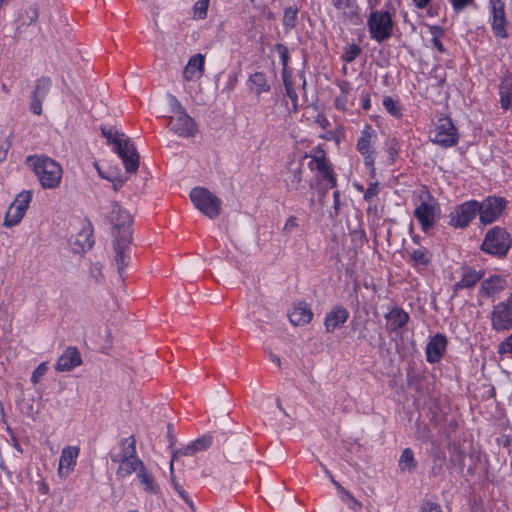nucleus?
Instances as JSON below:
<instances>
[{"label": "nucleus", "mask_w": 512, "mask_h": 512, "mask_svg": "<svg viewBox=\"0 0 512 512\" xmlns=\"http://www.w3.org/2000/svg\"><path fill=\"white\" fill-rule=\"evenodd\" d=\"M26 163L33 170L44 189H54L60 185L63 169L54 159L35 155L27 157Z\"/></svg>", "instance_id": "nucleus-1"}, {"label": "nucleus", "mask_w": 512, "mask_h": 512, "mask_svg": "<svg viewBox=\"0 0 512 512\" xmlns=\"http://www.w3.org/2000/svg\"><path fill=\"white\" fill-rule=\"evenodd\" d=\"M112 462L118 464L116 475L126 478L132 473H137L145 465L136 453V440L134 436L123 439L120 442V451L111 455Z\"/></svg>", "instance_id": "nucleus-2"}, {"label": "nucleus", "mask_w": 512, "mask_h": 512, "mask_svg": "<svg viewBox=\"0 0 512 512\" xmlns=\"http://www.w3.org/2000/svg\"><path fill=\"white\" fill-rule=\"evenodd\" d=\"M103 136L113 143L115 150L122 159L126 173L134 174L139 167V155L133 143L123 133H114L111 129L102 128Z\"/></svg>", "instance_id": "nucleus-3"}, {"label": "nucleus", "mask_w": 512, "mask_h": 512, "mask_svg": "<svg viewBox=\"0 0 512 512\" xmlns=\"http://www.w3.org/2000/svg\"><path fill=\"white\" fill-rule=\"evenodd\" d=\"M190 198L195 207L210 219H215L221 212V200L203 187L193 188Z\"/></svg>", "instance_id": "nucleus-4"}, {"label": "nucleus", "mask_w": 512, "mask_h": 512, "mask_svg": "<svg viewBox=\"0 0 512 512\" xmlns=\"http://www.w3.org/2000/svg\"><path fill=\"white\" fill-rule=\"evenodd\" d=\"M511 246L510 235L500 227L489 230L481 245V250L487 254L503 257Z\"/></svg>", "instance_id": "nucleus-5"}, {"label": "nucleus", "mask_w": 512, "mask_h": 512, "mask_svg": "<svg viewBox=\"0 0 512 512\" xmlns=\"http://www.w3.org/2000/svg\"><path fill=\"white\" fill-rule=\"evenodd\" d=\"M367 25L370 36L377 42H383L393 33V22L387 11H374L369 15Z\"/></svg>", "instance_id": "nucleus-6"}, {"label": "nucleus", "mask_w": 512, "mask_h": 512, "mask_svg": "<svg viewBox=\"0 0 512 512\" xmlns=\"http://www.w3.org/2000/svg\"><path fill=\"white\" fill-rule=\"evenodd\" d=\"M32 194L30 191L19 193L6 212L4 226L13 227L17 225L25 215V212L31 202Z\"/></svg>", "instance_id": "nucleus-7"}, {"label": "nucleus", "mask_w": 512, "mask_h": 512, "mask_svg": "<svg viewBox=\"0 0 512 512\" xmlns=\"http://www.w3.org/2000/svg\"><path fill=\"white\" fill-rule=\"evenodd\" d=\"M479 209V202L475 200L462 203L450 213V225L465 228L479 214Z\"/></svg>", "instance_id": "nucleus-8"}, {"label": "nucleus", "mask_w": 512, "mask_h": 512, "mask_svg": "<svg viewBox=\"0 0 512 512\" xmlns=\"http://www.w3.org/2000/svg\"><path fill=\"white\" fill-rule=\"evenodd\" d=\"M431 139L443 147H450L457 143L458 135L450 118L438 120Z\"/></svg>", "instance_id": "nucleus-9"}, {"label": "nucleus", "mask_w": 512, "mask_h": 512, "mask_svg": "<svg viewBox=\"0 0 512 512\" xmlns=\"http://www.w3.org/2000/svg\"><path fill=\"white\" fill-rule=\"evenodd\" d=\"M110 221L114 228V239L122 238L127 233V238H132V218L130 214L117 204L112 205Z\"/></svg>", "instance_id": "nucleus-10"}, {"label": "nucleus", "mask_w": 512, "mask_h": 512, "mask_svg": "<svg viewBox=\"0 0 512 512\" xmlns=\"http://www.w3.org/2000/svg\"><path fill=\"white\" fill-rule=\"evenodd\" d=\"M479 207V219L481 223L487 225L500 217L506 207V201L501 197H489L479 203Z\"/></svg>", "instance_id": "nucleus-11"}, {"label": "nucleus", "mask_w": 512, "mask_h": 512, "mask_svg": "<svg viewBox=\"0 0 512 512\" xmlns=\"http://www.w3.org/2000/svg\"><path fill=\"white\" fill-rule=\"evenodd\" d=\"M169 126L174 133L184 138L194 137L197 132V126L186 110L172 114L169 117Z\"/></svg>", "instance_id": "nucleus-12"}, {"label": "nucleus", "mask_w": 512, "mask_h": 512, "mask_svg": "<svg viewBox=\"0 0 512 512\" xmlns=\"http://www.w3.org/2000/svg\"><path fill=\"white\" fill-rule=\"evenodd\" d=\"M491 325L496 331L512 328V303L507 300L494 306L491 313Z\"/></svg>", "instance_id": "nucleus-13"}, {"label": "nucleus", "mask_w": 512, "mask_h": 512, "mask_svg": "<svg viewBox=\"0 0 512 512\" xmlns=\"http://www.w3.org/2000/svg\"><path fill=\"white\" fill-rule=\"evenodd\" d=\"M439 207L436 203L422 202L414 210V217L420 223L423 231L432 228L438 218Z\"/></svg>", "instance_id": "nucleus-14"}, {"label": "nucleus", "mask_w": 512, "mask_h": 512, "mask_svg": "<svg viewBox=\"0 0 512 512\" xmlns=\"http://www.w3.org/2000/svg\"><path fill=\"white\" fill-rule=\"evenodd\" d=\"M212 444L211 436L200 437L191 443L187 444L181 449L172 450L170 471H173L174 462L178 460L180 456H193L194 454L207 450Z\"/></svg>", "instance_id": "nucleus-15"}, {"label": "nucleus", "mask_w": 512, "mask_h": 512, "mask_svg": "<svg viewBox=\"0 0 512 512\" xmlns=\"http://www.w3.org/2000/svg\"><path fill=\"white\" fill-rule=\"evenodd\" d=\"M80 448L78 446H65L59 458L58 475L67 478L75 469Z\"/></svg>", "instance_id": "nucleus-16"}, {"label": "nucleus", "mask_w": 512, "mask_h": 512, "mask_svg": "<svg viewBox=\"0 0 512 512\" xmlns=\"http://www.w3.org/2000/svg\"><path fill=\"white\" fill-rule=\"evenodd\" d=\"M375 139V131L370 126H366L357 142V149L363 155L365 164L369 167H372L374 163V150L372 145Z\"/></svg>", "instance_id": "nucleus-17"}, {"label": "nucleus", "mask_w": 512, "mask_h": 512, "mask_svg": "<svg viewBox=\"0 0 512 512\" xmlns=\"http://www.w3.org/2000/svg\"><path fill=\"white\" fill-rule=\"evenodd\" d=\"M492 9V29L497 37L506 38V17H505V3L502 0H491Z\"/></svg>", "instance_id": "nucleus-18"}, {"label": "nucleus", "mask_w": 512, "mask_h": 512, "mask_svg": "<svg viewBox=\"0 0 512 512\" xmlns=\"http://www.w3.org/2000/svg\"><path fill=\"white\" fill-rule=\"evenodd\" d=\"M309 168L319 172L322 178L329 182L331 188L336 186L337 181L333 174L332 167L324 154L312 156L309 162Z\"/></svg>", "instance_id": "nucleus-19"}, {"label": "nucleus", "mask_w": 512, "mask_h": 512, "mask_svg": "<svg viewBox=\"0 0 512 512\" xmlns=\"http://www.w3.org/2000/svg\"><path fill=\"white\" fill-rule=\"evenodd\" d=\"M447 347V338L443 334L433 336L426 346V357L430 363L438 362L444 355Z\"/></svg>", "instance_id": "nucleus-20"}, {"label": "nucleus", "mask_w": 512, "mask_h": 512, "mask_svg": "<svg viewBox=\"0 0 512 512\" xmlns=\"http://www.w3.org/2000/svg\"><path fill=\"white\" fill-rule=\"evenodd\" d=\"M204 55L198 53L190 57L183 69V78L186 81H197L204 73Z\"/></svg>", "instance_id": "nucleus-21"}, {"label": "nucleus", "mask_w": 512, "mask_h": 512, "mask_svg": "<svg viewBox=\"0 0 512 512\" xmlns=\"http://www.w3.org/2000/svg\"><path fill=\"white\" fill-rule=\"evenodd\" d=\"M349 317V312L342 306H335L326 315L324 325L327 332L341 328Z\"/></svg>", "instance_id": "nucleus-22"}, {"label": "nucleus", "mask_w": 512, "mask_h": 512, "mask_svg": "<svg viewBox=\"0 0 512 512\" xmlns=\"http://www.w3.org/2000/svg\"><path fill=\"white\" fill-rule=\"evenodd\" d=\"M132 238H127V234L122 238H115L113 242L115 255V263L119 272H122L127 266L129 258L128 250Z\"/></svg>", "instance_id": "nucleus-23"}, {"label": "nucleus", "mask_w": 512, "mask_h": 512, "mask_svg": "<svg viewBox=\"0 0 512 512\" xmlns=\"http://www.w3.org/2000/svg\"><path fill=\"white\" fill-rule=\"evenodd\" d=\"M82 363L80 353L75 347H68L59 357L56 370L60 372L70 371Z\"/></svg>", "instance_id": "nucleus-24"}, {"label": "nucleus", "mask_w": 512, "mask_h": 512, "mask_svg": "<svg viewBox=\"0 0 512 512\" xmlns=\"http://www.w3.org/2000/svg\"><path fill=\"white\" fill-rule=\"evenodd\" d=\"M302 174V164L297 161H291L288 165L284 179L288 190H298L301 187Z\"/></svg>", "instance_id": "nucleus-25"}, {"label": "nucleus", "mask_w": 512, "mask_h": 512, "mask_svg": "<svg viewBox=\"0 0 512 512\" xmlns=\"http://www.w3.org/2000/svg\"><path fill=\"white\" fill-rule=\"evenodd\" d=\"M290 322L295 326L308 324L312 319V312L305 303H298L293 306L288 314Z\"/></svg>", "instance_id": "nucleus-26"}, {"label": "nucleus", "mask_w": 512, "mask_h": 512, "mask_svg": "<svg viewBox=\"0 0 512 512\" xmlns=\"http://www.w3.org/2000/svg\"><path fill=\"white\" fill-rule=\"evenodd\" d=\"M248 89L250 92L260 96L262 93L269 92L271 87L267 78L262 72H255L251 74L247 81Z\"/></svg>", "instance_id": "nucleus-27"}, {"label": "nucleus", "mask_w": 512, "mask_h": 512, "mask_svg": "<svg viewBox=\"0 0 512 512\" xmlns=\"http://www.w3.org/2000/svg\"><path fill=\"white\" fill-rule=\"evenodd\" d=\"M385 318L387 321V328L390 330H397L407 324L409 315L400 308H394L385 315Z\"/></svg>", "instance_id": "nucleus-28"}, {"label": "nucleus", "mask_w": 512, "mask_h": 512, "mask_svg": "<svg viewBox=\"0 0 512 512\" xmlns=\"http://www.w3.org/2000/svg\"><path fill=\"white\" fill-rule=\"evenodd\" d=\"M332 4L341 15L350 21L358 16V5L356 0H332Z\"/></svg>", "instance_id": "nucleus-29"}, {"label": "nucleus", "mask_w": 512, "mask_h": 512, "mask_svg": "<svg viewBox=\"0 0 512 512\" xmlns=\"http://www.w3.org/2000/svg\"><path fill=\"white\" fill-rule=\"evenodd\" d=\"M136 477L146 493L157 494L159 492L158 484L145 466L136 473Z\"/></svg>", "instance_id": "nucleus-30"}, {"label": "nucleus", "mask_w": 512, "mask_h": 512, "mask_svg": "<svg viewBox=\"0 0 512 512\" xmlns=\"http://www.w3.org/2000/svg\"><path fill=\"white\" fill-rule=\"evenodd\" d=\"M504 286L505 281L500 276H492L482 282L480 291L485 296H491L503 290Z\"/></svg>", "instance_id": "nucleus-31"}, {"label": "nucleus", "mask_w": 512, "mask_h": 512, "mask_svg": "<svg viewBox=\"0 0 512 512\" xmlns=\"http://www.w3.org/2000/svg\"><path fill=\"white\" fill-rule=\"evenodd\" d=\"M323 470L325 471V473H327L329 475V477L331 478V481L332 483L336 486V488L338 489V491L340 492L341 494V499L344 503H346L350 509L354 510V511H357L359 510L361 507H362V504L357 500L355 499L351 493H349L344 487H342L333 477L332 475L329 473V471L326 469L325 466H322Z\"/></svg>", "instance_id": "nucleus-32"}, {"label": "nucleus", "mask_w": 512, "mask_h": 512, "mask_svg": "<svg viewBox=\"0 0 512 512\" xmlns=\"http://www.w3.org/2000/svg\"><path fill=\"white\" fill-rule=\"evenodd\" d=\"M94 167L96 168L101 178L106 179L112 183L114 191H118L128 179L127 177L116 175V173L112 171H103L98 163H94Z\"/></svg>", "instance_id": "nucleus-33"}, {"label": "nucleus", "mask_w": 512, "mask_h": 512, "mask_svg": "<svg viewBox=\"0 0 512 512\" xmlns=\"http://www.w3.org/2000/svg\"><path fill=\"white\" fill-rule=\"evenodd\" d=\"M482 278V273L466 269L462 276V279L455 284V289L470 288L476 285V283Z\"/></svg>", "instance_id": "nucleus-34"}, {"label": "nucleus", "mask_w": 512, "mask_h": 512, "mask_svg": "<svg viewBox=\"0 0 512 512\" xmlns=\"http://www.w3.org/2000/svg\"><path fill=\"white\" fill-rule=\"evenodd\" d=\"M398 465H399V469L402 472H410L411 473L415 469L417 462L414 458L413 451L410 448L404 449V451L402 452V454L400 456Z\"/></svg>", "instance_id": "nucleus-35"}, {"label": "nucleus", "mask_w": 512, "mask_h": 512, "mask_svg": "<svg viewBox=\"0 0 512 512\" xmlns=\"http://www.w3.org/2000/svg\"><path fill=\"white\" fill-rule=\"evenodd\" d=\"M91 237L92 235L88 230H82L79 232L74 241V245L78 247H74V250L76 252H81L90 249L93 245V240Z\"/></svg>", "instance_id": "nucleus-36"}, {"label": "nucleus", "mask_w": 512, "mask_h": 512, "mask_svg": "<svg viewBox=\"0 0 512 512\" xmlns=\"http://www.w3.org/2000/svg\"><path fill=\"white\" fill-rule=\"evenodd\" d=\"M411 260L414 262L417 266H426L431 261V254L427 249L424 248H418L411 252L410 254Z\"/></svg>", "instance_id": "nucleus-37"}, {"label": "nucleus", "mask_w": 512, "mask_h": 512, "mask_svg": "<svg viewBox=\"0 0 512 512\" xmlns=\"http://www.w3.org/2000/svg\"><path fill=\"white\" fill-rule=\"evenodd\" d=\"M283 82H284L286 94L292 102V110H293V112H296L298 110V96L293 88L292 81H291L290 77L286 73H283Z\"/></svg>", "instance_id": "nucleus-38"}, {"label": "nucleus", "mask_w": 512, "mask_h": 512, "mask_svg": "<svg viewBox=\"0 0 512 512\" xmlns=\"http://www.w3.org/2000/svg\"><path fill=\"white\" fill-rule=\"evenodd\" d=\"M39 17V9L37 5L33 4L29 6L23 15H21L20 20L23 25L29 26L35 24Z\"/></svg>", "instance_id": "nucleus-39"}, {"label": "nucleus", "mask_w": 512, "mask_h": 512, "mask_svg": "<svg viewBox=\"0 0 512 512\" xmlns=\"http://www.w3.org/2000/svg\"><path fill=\"white\" fill-rule=\"evenodd\" d=\"M209 7V0H198L193 8L194 17L196 19H205Z\"/></svg>", "instance_id": "nucleus-40"}, {"label": "nucleus", "mask_w": 512, "mask_h": 512, "mask_svg": "<svg viewBox=\"0 0 512 512\" xmlns=\"http://www.w3.org/2000/svg\"><path fill=\"white\" fill-rule=\"evenodd\" d=\"M361 53V48L356 44H351L346 47L343 59L345 62L350 63L355 60V58Z\"/></svg>", "instance_id": "nucleus-41"}, {"label": "nucleus", "mask_w": 512, "mask_h": 512, "mask_svg": "<svg viewBox=\"0 0 512 512\" xmlns=\"http://www.w3.org/2000/svg\"><path fill=\"white\" fill-rule=\"evenodd\" d=\"M429 31L432 35V42L433 45L440 51H444L443 44L440 41V37L442 36V29L438 26H430Z\"/></svg>", "instance_id": "nucleus-42"}, {"label": "nucleus", "mask_w": 512, "mask_h": 512, "mask_svg": "<svg viewBox=\"0 0 512 512\" xmlns=\"http://www.w3.org/2000/svg\"><path fill=\"white\" fill-rule=\"evenodd\" d=\"M297 18V12L293 8H288L285 10L283 23L286 27L292 28L295 26Z\"/></svg>", "instance_id": "nucleus-43"}, {"label": "nucleus", "mask_w": 512, "mask_h": 512, "mask_svg": "<svg viewBox=\"0 0 512 512\" xmlns=\"http://www.w3.org/2000/svg\"><path fill=\"white\" fill-rule=\"evenodd\" d=\"M383 106L393 116L399 117L401 115L399 108L395 101L391 97H385L383 99Z\"/></svg>", "instance_id": "nucleus-44"}, {"label": "nucleus", "mask_w": 512, "mask_h": 512, "mask_svg": "<svg viewBox=\"0 0 512 512\" xmlns=\"http://www.w3.org/2000/svg\"><path fill=\"white\" fill-rule=\"evenodd\" d=\"M49 87H50L49 79H46V78L40 79L37 82L34 95H37L38 97H45V94L48 91Z\"/></svg>", "instance_id": "nucleus-45"}, {"label": "nucleus", "mask_w": 512, "mask_h": 512, "mask_svg": "<svg viewBox=\"0 0 512 512\" xmlns=\"http://www.w3.org/2000/svg\"><path fill=\"white\" fill-rule=\"evenodd\" d=\"M167 102L168 105L171 107V111L173 114H177L179 111L185 110V108L181 105L178 99L172 94L167 95Z\"/></svg>", "instance_id": "nucleus-46"}, {"label": "nucleus", "mask_w": 512, "mask_h": 512, "mask_svg": "<svg viewBox=\"0 0 512 512\" xmlns=\"http://www.w3.org/2000/svg\"><path fill=\"white\" fill-rule=\"evenodd\" d=\"M171 482L175 488V490L177 491V493L180 495V497L185 501L187 502L190 506H192V503L189 501V498L185 492V490L182 488V486L175 480V477H174V470L171 472Z\"/></svg>", "instance_id": "nucleus-47"}, {"label": "nucleus", "mask_w": 512, "mask_h": 512, "mask_svg": "<svg viewBox=\"0 0 512 512\" xmlns=\"http://www.w3.org/2000/svg\"><path fill=\"white\" fill-rule=\"evenodd\" d=\"M48 367L45 363H41L33 372L31 381L36 384L46 374Z\"/></svg>", "instance_id": "nucleus-48"}, {"label": "nucleus", "mask_w": 512, "mask_h": 512, "mask_svg": "<svg viewBox=\"0 0 512 512\" xmlns=\"http://www.w3.org/2000/svg\"><path fill=\"white\" fill-rule=\"evenodd\" d=\"M43 99L44 97H38L37 95H33V100L31 102L30 108L34 114L40 115L42 113L41 105Z\"/></svg>", "instance_id": "nucleus-49"}, {"label": "nucleus", "mask_w": 512, "mask_h": 512, "mask_svg": "<svg viewBox=\"0 0 512 512\" xmlns=\"http://www.w3.org/2000/svg\"><path fill=\"white\" fill-rule=\"evenodd\" d=\"M498 352L500 354L510 353L512 354V333L506 338L504 342L499 345Z\"/></svg>", "instance_id": "nucleus-50"}, {"label": "nucleus", "mask_w": 512, "mask_h": 512, "mask_svg": "<svg viewBox=\"0 0 512 512\" xmlns=\"http://www.w3.org/2000/svg\"><path fill=\"white\" fill-rule=\"evenodd\" d=\"M298 226L297 218L295 216H290L283 227V232L285 234H290L293 229H295Z\"/></svg>", "instance_id": "nucleus-51"}, {"label": "nucleus", "mask_w": 512, "mask_h": 512, "mask_svg": "<svg viewBox=\"0 0 512 512\" xmlns=\"http://www.w3.org/2000/svg\"><path fill=\"white\" fill-rule=\"evenodd\" d=\"M379 192L378 183L371 184L364 193V199L370 201Z\"/></svg>", "instance_id": "nucleus-52"}, {"label": "nucleus", "mask_w": 512, "mask_h": 512, "mask_svg": "<svg viewBox=\"0 0 512 512\" xmlns=\"http://www.w3.org/2000/svg\"><path fill=\"white\" fill-rule=\"evenodd\" d=\"M421 512H442V510L437 503L425 502L421 507Z\"/></svg>", "instance_id": "nucleus-53"}, {"label": "nucleus", "mask_w": 512, "mask_h": 512, "mask_svg": "<svg viewBox=\"0 0 512 512\" xmlns=\"http://www.w3.org/2000/svg\"><path fill=\"white\" fill-rule=\"evenodd\" d=\"M473 0H452V6L455 11L459 12L463 10Z\"/></svg>", "instance_id": "nucleus-54"}, {"label": "nucleus", "mask_w": 512, "mask_h": 512, "mask_svg": "<svg viewBox=\"0 0 512 512\" xmlns=\"http://www.w3.org/2000/svg\"><path fill=\"white\" fill-rule=\"evenodd\" d=\"M167 428H168L167 434H168V439H169V446L171 448L175 444L176 438L172 433V430H173L172 424H168Z\"/></svg>", "instance_id": "nucleus-55"}, {"label": "nucleus", "mask_w": 512, "mask_h": 512, "mask_svg": "<svg viewBox=\"0 0 512 512\" xmlns=\"http://www.w3.org/2000/svg\"><path fill=\"white\" fill-rule=\"evenodd\" d=\"M280 49H281L282 64H283V67L285 68L287 65V61H288V51L285 47H280ZM283 73H286V71L284 70Z\"/></svg>", "instance_id": "nucleus-56"}, {"label": "nucleus", "mask_w": 512, "mask_h": 512, "mask_svg": "<svg viewBox=\"0 0 512 512\" xmlns=\"http://www.w3.org/2000/svg\"><path fill=\"white\" fill-rule=\"evenodd\" d=\"M414 4L417 8L423 9L425 8L431 0H413Z\"/></svg>", "instance_id": "nucleus-57"}, {"label": "nucleus", "mask_w": 512, "mask_h": 512, "mask_svg": "<svg viewBox=\"0 0 512 512\" xmlns=\"http://www.w3.org/2000/svg\"><path fill=\"white\" fill-rule=\"evenodd\" d=\"M419 437L422 439H426L429 437V430L426 426H423L422 429L418 431Z\"/></svg>", "instance_id": "nucleus-58"}, {"label": "nucleus", "mask_w": 512, "mask_h": 512, "mask_svg": "<svg viewBox=\"0 0 512 512\" xmlns=\"http://www.w3.org/2000/svg\"><path fill=\"white\" fill-rule=\"evenodd\" d=\"M345 101L346 100L344 98H341V97L337 98L336 99V107L338 109L344 110L345 109Z\"/></svg>", "instance_id": "nucleus-59"}, {"label": "nucleus", "mask_w": 512, "mask_h": 512, "mask_svg": "<svg viewBox=\"0 0 512 512\" xmlns=\"http://www.w3.org/2000/svg\"><path fill=\"white\" fill-rule=\"evenodd\" d=\"M316 121H317V123H318L322 128H325V127L327 126V124H328V120H327L325 117L320 116V115L317 117V120H316Z\"/></svg>", "instance_id": "nucleus-60"}, {"label": "nucleus", "mask_w": 512, "mask_h": 512, "mask_svg": "<svg viewBox=\"0 0 512 512\" xmlns=\"http://www.w3.org/2000/svg\"><path fill=\"white\" fill-rule=\"evenodd\" d=\"M333 197H334V207H335V209H338V206H339V200H340V194H339V192H338V191H335V192H334Z\"/></svg>", "instance_id": "nucleus-61"}, {"label": "nucleus", "mask_w": 512, "mask_h": 512, "mask_svg": "<svg viewBox=\"0 0 512 512\" xmlns=\"http://www.w3.org/2000/svg\"><path fill=\"white\" fill-rule=\"evenodd\" d=\"M270 359L272 362H274L276 365L280 366L281 364V361H280V358L274 354H271L270 355Z\"/></svg>", "instance_id": "nucleus-62"}, {"label": "nucleus", "mask_w": 512, "mask_h": 512, "mask_svg": "<svg viewBox=\"0 0 512 512\" xmlns=\"http://www.w3.org/2000/svg\"><path fill=\"white\" fill-rule=\"evenodd\" d=\"M8 147L9 144H6V147L2 151H0V161L5 159Z\"/></svg>", "instance_id": "nucleus-63"}, {"label": "nucleus", "mask_w": 512, "mask_h": 512, "mask_svg": "<svg viewBox=\"0 0 512 512\" xmlns=\"http://www.w3.org/2000/svg\"><path fill=\"white\" fill-rule=\"evenodd\" d=\"M277 407H278L280 410H282V411H283V408H282L281 403H280V401H279V400H277Z\"/></svg>", "instance_id": "nucleus-64"}]
</instances>
